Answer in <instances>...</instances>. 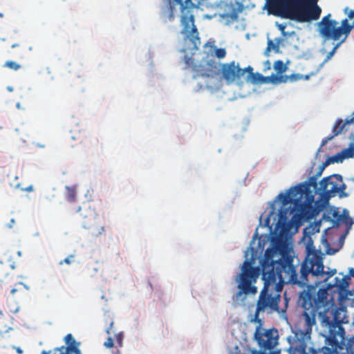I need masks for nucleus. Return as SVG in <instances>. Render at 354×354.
I'll return each instance as SVG.
<instances>
[{"label":"nucleus","mask_w":354,"mask_h":354,"mask_svg":"<svg viewBox=\"0 0 354 354\" xmlns=\"http://www.w3.org/2000/svg\"><path fill=\"white\" fill-rule=\"evenodd\" d=\"M326 290L315 292L314 288L301 295L304 312V328L297 329L292 339H289V354H308L307 345L310 339L313 326L318 315L322 326L328 329L326 344L333 349H342L346 344L345 330L342 326V310L331 308L332 304L326 301Z\"/></svg>","instance_id":"nucleus-1"},{"label":"nucleus","mask_w":354,"mask_h":354,"mask_svg":"<svg viewBox=\"0 0 354 354\" xmlns=\"http://www.w3.org/2000/svg\"><path fill=\"white\" fill-rule=\"evenodd\" d=\"M293 261V257L287 252H281L279 259L273 260L266 251L261 265L264 285L259 294L252 322L262 323L259 318L260 313L279 312L281 292L285 283L297 286L298 283H303L302 281L298 282L297 267L294 266Z\"/></svg>","instance_id":"nucleus-2"},{"label":"nucleus","mask_w":354,"mask_h":354,"mask_svg":"<svg viewBox=\"0 0 354 354\" xmlns=\"http://www.w3.org/2000/svg\"><path fill=\"white\" fill-rule=\"evenodd\" d=\"M318 0H270L273 13L284 19L307 22L319 18L322 10Z\"/></svg>","instance_id":"nucleus-3"},{"label":"nucleus","mask_w":354,"mask_h":354,"mask_svg":"<svg viewBox=\"0 0 354 354\" xmlns=\"http://www.w3.org/2000/svg\"><path fill=\"white\" fill-rule=\"evenodd\" d=\"M309 252L308 254L307 257L305 261L302 263L300 268V276L298 277V282L302 281L303 283H298V286L301 288L306 287V290H304L299 294V301L302 305V301L301 299V295L308 290L310 288H314L315 292H317L321 290H326L327 292L326 295V301L330 303L333 306L331 308L339 309L342 310V316L343 318V324L345 322L344 319L346 318L344 311L342 308H337L335 304V301L332 297L329 298L328 290V288H317V286L308 285V276L309 274H311L313 276L325 277L324 280H328L330 277H333L336 273V270L333 269L328 272H325L324 270V265L322 258L319 254H317L316 252L310 253L309 247L307 248Z\"/></svg>","instance_id":"nucleus-4"},{"label":"nucleus","mask_w":354,"mask_h":354,"mask_svg":"<svg viewBox=\"0 0 354 354\" xmlns=\"http://www.w3.org/2000/svg\"><path fill=\"white\" fill-rule=\"evenodd\" d=\"M193 68L203 77H214L221 71L222 78L227 84H230L244 76L247 70H251L252 67L249 66L245 68H241L239 64H236L235 61L219 66L215 60L210 59L203 62L198 66H194Z\"/></svg>","instance_id":"nucleus-5"},{"label":"nucleus","mask_w":354,"mask_h":354,"mask_svg":"<svg viewBox=\"0 0 354 354\" xmlns=\"http://www.w3.org/2000/svg\"><path fill=\"white\" fill-rule=\"evenodd\" d=\"M311 187L315 189L317 188V178L315 176L310 177L307 181L292 187V190L300 193V196L304 198L302 203H301V199L297 200V205H300L303 214L309 217H315L322 209V207L318 201H315V196L310 190Z\"/></svg>","instance_id":"nucleus-6"},{"label":"nucleus","mask_w":354,"mask_h":354,"mask_svg":"<svg viewBox=\"0 0 354 354\" xmlns=\"http://www.w3.org/2000/svg\"><path fill=\"white\" fill-rule=\"evenodd\" d=\"M318 32L324 41H339L343 35V38L346 39L351 32V28L347 25V19H343L339 26V23L333 19L331 14L329 13L318 23Z\"/></svg>","instance_id":"nucleus-7"},{"label":"nucleus","mask_w":354,"mask_h":354,"mask_svg":"<svg viewBox=\"0 0 354 354\" xmlns=\"http://www.w3.org/2000/svg\"><path fill=\"white\" fill-rule=\"evenodd\" d=\"M260 270L258 267L252 266V263L245 260L242 266L241 272L236 279L238 282L237 288L239 292L236 293V298L242 295H255L257 292V288L254 286L259 276Z\"/></svg>","instance_id":"nucleus-8"},{"label":"nucleus","mask_w":354,"mask_h":354,"mask_svg":"<svg viewBox=\"0 0 354 354\" xmlns=\"http://www.w3.org/2000/svg\"><path fill=\"white\" fill-rule=\"evenodd\" d=\"M259 324V325L255 329L254 339L260 348L259 351L267 354H274L272 350L278 344V330L274 328L265 329L262 328L263 322Z\"/></svg>","instance_id":"nucleus-9"},{"label":"nucleus","mask_w":354,"mask_h":354,"mask_svg":"<svg viewBox=\"0 0 354 354\" xmlns=\"http://www.w3.org/2000/svg\"><path fill=\"white\" fill-rule=\"evenodd\" d=\"M278 199L281 202L282 205L286 206L288 204L292 203L293 207L291 209V212L293 214L292 220L294 221H309L314 217H309L303 214L300 205H297V200L301 199V203L304 202V198L300 196V193H297L294 190H292L290 187L286 193H280L278 196Z\"/></svg>","instance_id":"nucleus-10"},{"label":"nucleus","mask_w":354,"mask_h":354,"mask_svg":"<svg viewBox=\"0 0 354 354\" xmlns=\"http://www.w3.org/2000/svg\"><path fill=\"white\" fill-rule=\"evenodd\" d=\"M182 25L183 26L182 33L185 35L187 38L191 41L192 44V49H198V46L201 44V41L197 28L194 25V16H183L182 18Z\"/></svg>","instance_id":"nucleus-11"},{"label":"nucleus","mask_w":354,"mask_h":354,"mask_svg":"<svg viewBox=\"0 0 354 354\" xmlns=\"http://www.w3.org/2000/svg\"><path fill=\"white\" fill-rule=\"evenodd\" d=\"M64 341L66 346L55 347L49 351L44 350L41 354H82L80 349V342H77L71 333L67 334Z\"/></svg>","instance_id":"nucleus-12"},{"label":"nucleus","mask_w":354,"mask_h":354,"mask_svg":"<svg viewBox=\"0 0 354 354\" xmlns=\"http://www.w3.org/2000/svg\"><path fill=\"white\" fill-rule=\"evenodd\" d=\"M337 178L338 174H333L322 179L318 189L322 198L328 201L337 194Z\"/></svg>","instance_id":"nucleus-13"},{"label":"nucleus","mask_w":354,"mask_h":354,"mask_svg":"<svg viewBox=\"0 0 354 354\" xmlns=\"http://www.w3.org/2000/svg\"><path fill=\"white\" fill-rule=\"evenodd\" d=\"M80 216L84 220L82 225L84 228H90L95 223L97 214L91 203L86 202L78 209Z\"/></svg>","instance_id":"nucleus-14"},{"label":"nucleus","mask_w":354,"mask_h":354,"mask_svg":"<svg viewBox=\"0 0 354 354\" xmlns=\"http://www.w3.org/2000/svg\"><path fill=\"white\" fill-rule=\"evenodd\" d=\"M246 72L248 73V80L253 84H264L269 82L278 84L286 82V80H283L284 78L283 75L272 74L270 76L265 77L259 73H254L252 68L251 70H247Z\"/></svg>","instance_id":"nucleus-15"},{"label":"nucleus","mask_w":354,"mask_h":354,"mask_svg":"<svg viewBox=\"0 0 354 354\" xmlns=\"http://www.w3.org/2000/svg\"><path fill=\"white\" fill-rule=\"evenodd\" d=\"M351 283V277L349 275H344L342 279L335 278V282L333 286L337 287L340 290H346Z\"/></svg>","instance_id":"nucleus-16"},{"label":"nucleus","mask_w":354,"mask_h":354,"mask_svg":"<svg viewBox=\"0 0 354 354\" xmlns=\"http://www.w3.org/2000/svg\"><path fill=\"white\" fill-rule=\"evenodd\" d=\"M209 46L210 48L209 53L214 54V55L218 59H223L226 55V50L225 48H218L214 44H211L210 42L205 44V47Z\"/></svg>","instance_id":"nucleus-17"},{"label":"nucleus","mask_w":354,"mask_h":354,"mask_svg":"<svg viewBox=\"0 0 354 354\" xmlns=\"http://www.w3.org/2000/svg\"><path fill=\"white\" fill-rule=\"evenodd\" d=\"M346 154L344 149L337 154L329 157L325 162V165H328L335 162H342L344 159H346Z\"/></svg>","instance_id":"nucleus-18"},{"label":"nucleus","mask_w":354,"mask_h":354,"mask_svg":"<svg viewBox=\"0 0 354 354\" xmlns=\"http://www.w3.org/2000/svg\"><path fill=\"white\" fill-rule=\"evenodd\" d=\"M346 186L343 183L342 177L341 175L338 174L337 178V194H339V197H346L348 196V194L344 192V190L346 189Z\"/></svg>","instance_id":"nucleus-19"},{"label":"nucleus","mask_w":354,"mask_h":354,"mask_svg":"<svg viewBox=\"0 0 354 354\" xmlns=\"http://www.w3.org/2000/svg\"><path fill=\"white\" fill-rule=\"evenodd\" d=\"M344 12L347 15V25L351 28V32L354 28V9L349 10L348 8H345Z\"/></svg>","instance_id":"nucleus-20"},{"label":"nucleus","mask_w":354,"mask_h":354,"mask_svg":"<svg viewBox=\"0 0 354 354\" xmlns=\"http://www.w3.org/2000/svg\"><path fill=\"white\" fill-rule=\"evenodd\" d=\"M333 216V227H338L342 221L344 215L341 214L337 209L334 210L332 213Z\"/></svg>","instance_id":"nucleus-21"},{"label":"nucleus","mask_w":354,"mask_h":354,"mask_svg":"<svg viewBox=\"0 0 354 354\" xmlns=\"http://www.w3.org/2000/svg\"><path fill=\"white\" fill-rule=\"evenodd\" d=\"M66 189L67 190L66 193V198L68 202H74L76 196V191L75 187H71L69 186H66Z\"/></svg>","instance_id":"nucleus-22"},{"label":"nucleus","mask_w":354,"mask_h":354,"mask_svg":"<svg viewBox=\"0 0 354 354\" xmlns=\"http://www.w3.org/2000/svg\"><path fill=\"white\" fill-rule=\"evenodd\" d=\"M342 215H344V217L342 218V223H345V225L348 227L347 232L351 229L353 222L352 218L349 216L348 212L347 210L344 209Z\"/></svg>","instance_id":"nucleus-23"},{"label":"nucleus","mask_w":354,"mask_h":354,"mask_svg":"<svg viewBox=\"0 0 354 354\" xmlns=\"http://www.w3.org/2000/svg\"><path fill=\"white\" fill-rule=\"evenodd\" d=\"M342 215H344V217L342 218V223H345V225L348 227L347 232L351 229L353 222L352 218L349 216L348 212L347 210L344 209Z\"/></svg>","instance_id":"nucleus-24"},{"label":"nucleus","mask_w":354,"mask_h":354,"mask_svg":"<svg viewBox=\"0 0 354 354\" xmlns=\"http://www.w3.org/2000/svg\"><path fill=\"white\" fill-rule=\"evenodd\" d=\"M274 68L278 73H283L287 69L286 66L282 60H277L274 64Z\"/></svg>","instance_id":"nucleus-25"},{"label":"nucleus","mask_w":354,"mask_h":354,"mask_svg":"<svg viewBox=\"0 0 354 354\" xmlns=\"http://www.w3.org/2000/svg\"><path fill=\"white\" fill-rule=\"evenodd\" d=\"M345 41V38H342L339 41H338L335 46L333 48V49L328 53L326 58L325 59V62L328 61L331 59V57L333 56V55L335 53L337 49Z\"/></svg>","instance_id":"nucleus-26"},{"label":"nucleus","mask_w":354,"mask_h":354,"mask_svg":"<svg viewBox=\"0 0 354 354\" xmlns=\"http://www.w3.org/2000/svg\"><path fill=\"white\" fill-rule=\"evenodd\" d=\"M277 40H278L277 42L275 44L271 39H269L268 41V46H267L266 50L270 51L271 49H273L276 52H278L281 39H278Z\"/></svg>","instance_id":"nucleus-27"},{"label":"nucleus","mask_w":354,"mask_h":354,"mask_svg":"<svg viewBox=\"0 0 354 354\" xmlns=\"http://www.w3.org/2000/svg\"><path fill=\"white\" fill-rule=\"evenodd\" d=\"M4 67L8 68L13 71H18L21 68V66L14 61H7L4 64Z\"/></svg>","instance_id":"nucleus-28"},{"label":"nucleus","mask_w":354,"mask_h":354,"mask_svg":"<svg viewBox=\"0 0 354 354\" xmlns=\"http://www.w3.org/2000/svg\"><path fill=\"white\" fill-rule=\"evenodd\" d=\"M304 75L300 74H292L290 76H283V80H286L285 82H286L288 80H290V82H296L300 80L303 79Z\"/></svg>","instance_id":"nucleus-29"},{"label":"nucleus","mask_w":354,"mask_h":354,"mask_svg":"<svg viewBox=\"0 0 354 354\" xmlns=\"http://www.w3.org/2000/svg\"><path fill=\"white\" fill-rule=\"evenodd\" d=\"M347 158H354V143H351L348 148L344 149Z\"/></svg>","instance_id":"nucleus-30"},{"label":"nucleus","mask_w":354,"mask_h":354,"mask_svg":"<svg viewBox=\"0 0 354 354\" xmlns=\"http://www.w3.org/2000/svg\"><path fill=\"white\" fill-rule=\"evenodd\" d=\"M123 339V333H119L115 335V340L119 346H122Z\"/></svg>","instance_id":"nucleus-31"},{"label":"nucleus","mask_w":354,"mask_h":354,"mask_svg":"<svg viewBox=\"0 0 354 354\" xmlns=\"http://www.w3.org/2000/svg\"><path fill=\"white\" fill-rule=\"evenodd\" d=\"M74 257H75V255L71 254V255L68 256V257L65 258L63 261H61L59 262V264L62 265L64 263H65L69 265L72 262L71 259H73Z\"/></svg>","instance_id":"nucleus-32"},{"label":"nucleus","mask_w":354,"mask_h":354,"mask_svg":"<svg viewBox=\"0 0 354 354\" xmlns=\"http://www.w3.org/2000/svg\"><path fill=\"white\" fill-rule=\"evenodd\" d=\"M104 346L106 348H112L113 346V340L109 337L107 340L104 343Z\"/></svg>","instance_id":"nucleus-33"},{"label":"nucleus","mask_w":354,"mask_h":354,"mask_svg":"<svg viewBox=\"0 0 354 354\" xmlns=\"http://www.w3.org/2000/svg\"><path fill=\"white\" fill-rule=\"evenodd\" d=\"M276 26L277 27V28L281 32H283V30H285V29L286 28V24H278V23H277L276 24Z\"/></svg>","instance_id":"nucleus-34"},{"label":"nucleus","mask_w":354,"mask_h":354,"mask_svg":"<svg viewBox=\"0 0 354 354\" xmlns=\"http://www.w3.org/2000/svg\"><path fill=\"white\" fill-rule=\"evenodd\" d=\"M334 138L333 135L326 138L325 139H323L322 141L321 147L324 146L329 140H332Z\"/></svg>","instance_id":"nucleus-35"},{"label":"nucleus","mask_w":354,"mask_h":354,"mask_svg":"<svg viewBox=\"0 0 354 354\" xmlns=\"http://www.w3.org/2000/svg\"><path fill=\"white\" fill-rule=\"evenodd\" d=\"M23 292V290L21 288V287H20V288H12L11 290H10V293L12 295H15V294L17 293V292Z\"/></svg>","instance_id":"nucleus-36"},{"label":"nucleus","mask_w":354,"mask_h":354,"mask_svg":"<svg viewBox=\"0 0 354 354\" xmlns=\"http://www.w3.org/2000/svg\"><path fill=\"white\" fill-rule=\"evenodd\" d=\"M15 224V219L11 218L10 222L6 225L8 228H12Z\"/></svg>","instance_id":"nucleus-37"},{"label":"nucleus","mask_w":354,"mask_h":354,"mask_svg":"<svg viewBox=\"0 0 354 354\" xmlns=\"http://www.w3.org/2000/svg\"><path fill=\"white\" fill-rule=\"evenodd\" d=\"M326 165H325V162L323 164V165L320 167V169L319 171L317 173V174L315 175V176H317V178H318L319 176L322 175V171L324 169V167H326Z\"/></svg>","instance_id":"nucleus-38"},{"label":"nucleus","mask_w":354,"mask_h":354,"mask_svg":"<svg viewBox=\"0 0 354 354\" xmlns=\"http://www.w3.org/2000/svg\"><path fill=\"white\" fill-rule=\"evenodd\" d=\"M21 189L23 190V191H26V192H30L33 191V186L32 185H30V186H28V187H27L26 188H21Z\"/></svg>","instance_id":"nucleus-39"},{"label":"nucleus","mask_w":354,"mask_h":354,"mask_svg":"<svg viewBox=\"0 0 354 354\" xmlns=\"http://www.w3.org/2000/svg\"><path fill=\"white\" fill-rule=\"evenodd\" d=\"M351 277H354V268H350L349 270H348V274Z\"/></svg>","instance_id":"nucleus-40"},{"label":"nucleus","mask_w":354,"mask_h":354,"mask_svg":"<svg viewBox=\"0 0 354 354\" xmlns=\"http://www.w3.org/2000/svg\"><path fill=\"white\" fill-rule=\"evenodd\" d=\"M251 354H267L263 352L257 351V350H252Z\"/></svg>","instance_id":"nucleus-41"},{"label":"nucleus","mask_w":354,"mask_h":354,"mask_svg":"<svg viewBox=\"0 0 354 354\" xmlns=\"http://www.w3.org/2000/svg\"><path fill=\"white\" fill-rule=\"evenodd\" d=\"M176 4L183 6V0H173Z\"/></svg>","instance_id":"nucleus-42"},{"label":"nucleus","mask_w":354,"mask_h":354,"mask_svg":"<svg viewBox=\"0 0 354 354\" xmlns=\"http://www.w3.org/2000/svg\"><path fill=\"white\" fill-rule=\"evenodd\" d=\"M113 322H111V324H110V327L109 328L106 329V333L107 334H110V331L111 330V328L113 326Z\"/></svg>","instance_id":"nucleus-43"},{"label":"nucleus","mask_w":354,"mask_h":354,"mask_svg":"<svg viewBox=\"0 0 354 354\" xmlns=\"http://www.w3.org/2000/svg\"><path fill=\"white\" fill-rule=\"evenodd\" d=\"M11 47H12V48H17V47L20 48V47H21V45H20L19 44H12V45L11 46Z\"/></svg>","instance_id":"nucleus-44"},{"label":"nucleus","mask_w":354,"mask_h":354,"mask_svg":"<svg viewBox=\"0 0 354 354\" xmlns=\"http://www.w3.org/2000/svg\"><path fill=\"white\" fill-rule=\"evenodd\" d=\"M310 75H304L302 80H308L310 79Z\"/></svg>","instance_id":"nucleus-45"},{"label":"nucleus","mask_w":354,"mask_h":354,"mask_svg":"<svg viewBox=\"0 0 354 354\" xmlns=\"http://www.w3.org/2000/svg\"><path fill=\"white\" fill-rule=\"evenodd\" d=\"M281 34L283 37H287L288 35H290V34H288L287 32L283 30V32H281Z\"/></svg>","instance_id":"nucleus-46"},{"label":"nucleus","mask_w":354,"mask_h":354,"mask_svg":"<svg viewBox=\"0 0 354 354\" xmlns=\"http://www.w3.org/2000/svg\"><path fill=\"white\" fill-rule=\"evenodd\" d=\"M104 231V227H102L100 229V231L98 232L97 234H101Z\"/></svg>","instance_id":"nucleus-47"},{"label":"nucleus","mask_w":354,"mask_h":354,"mask_svg":"<svg viewBox=\"0 0 354 354\" xmlns=\"http://www.w3.org/2000/svg\"><path fill=\"white\" fill-rule=\"evenodd\" d=\"M17 352L19 354L22 353V350L20 348H17Z\"/></svg>","instance_id":"nucleus-48"},{"label":"nucleus","mask_w":354,"mask_h":354,"mask_svg":"<svg viewBox=\"0 0 354 354\" xmlns=\"http://www.w3.org/2000/svg\"><path fill=\"white\" fill-rule=\"evenodd\" d=\"M3 316V310L0 309V319Z\"/></svg>","instance_id":"nucleus-49"},{"label":"nucleus","mask_w":354,"mask_h":354,"mask_svg":"<svg viewBox=\"0 0 354 354\" xmlns=\"http://www.w3.org/2000/svg\"><path fill=\"white\" fill-rule=\"evenodd\" d=\"M16 106L18 109H20L21 107V104L19 102L17 103L16 104Z\"/></svg>","instance_id":"nucleus-50"},{"label":"nucleus","mask_w":354,"mask_h":354,"mask_svg":"<svg viewBox=\"0 0 354 354\" xmlns=\"http://www.w3.org/2000/svg\"><path fill=\"white\" fill-rule=\"evenodd\" d=\"M16 188H19V184H16L14 185Z\"/></svg>","instance_id":"nucleus-51"},{"label":"nucleus","mask_w":354,"mask_h":354,"mask_svg":"<svg viewBox=\"0 0 354 354\" xmlns=\"http://www.w3.org/2000/svg\"><path fill=\"white\" fill-rule=\"evenodd\" d=\"M22 57H23L22 53H20V54L19 55V57L21 58Z\"/></svg>","instance_id":"nucleus-52"},{"label":"nucleus","mask_w":354,"mask_h":354,"mask_svg":"<svg viewBox=\"0 0 354 354\" xmlns=\"http://www.w3.org/2000/svg\"><path fill=\"white\" fill-rule=\"evenodd\" d=\"M14 178H15V179H18V177H17V176H14Z\"/></svg>","instance_id":"nucleus-53"},{"label":"nucleus","mask_w":354,"mask_h":354,"mask_svg":"<svg viewBox=\"0 0 354 354\" xmlns=\"http://www.w3.org/2000/svg\"><path fill=\"white\" fill-rule=\"evenodd\" d=\"M18 254H19V256H21V252H18Z\"/></svg>","instance_id":"nucleus-54"},{"label":"nucleus","mask_w":354,"mask_h":354,"mask_svg":"<svg viewBox=\"0 0 354 354\" xmlns=\"http://www.w3.org/2000/svg\"><path fill=\"white\" fill-rule=\"evenodd\" d=\"M352 180L354 182V177L352 178Z\"/></svg>","instance_id":"nucleus-55"}]
</instances>
